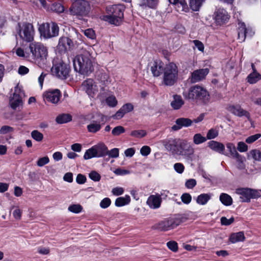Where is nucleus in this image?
<instances>
[{"mask_svg": "<svg viewBox=\"0 0 261 261\" xmlns=\"http://www.w3.org/2000/svg\"><path fill=\"white\" fill-rule=\"evenodd\" d=\"M73 65L74 70L83 75H88L94 70L92 57L87 51L76 56Z\"/></svg>", "mask_w": 261, "mask_h": 261, "instance_id": "obj_1", "label": "nucleus"}, {"mask_svg": "<svg viewBox=\"0 0 261 261\" xmlns=\"http://www.w3.org/2000/svg\"><path fill=\"white\" fill-rule=\"evenodd\" d=\"M29 61L34 62L40 67L47 63V49L42 44L39 42L31 43L29 46Z\"/></svg>", "mask_w": 261, "mask_h": 261, "instance_id": "obj_2", "label": "nucleus"}, {"mask_svg": "<svg viewBox=\"0 0 261 261\" xmlns=\"http://www.w3.org/2000/svg\"><path fill=\"white\" fill-rule=\"evenodd\" d=\"M184 95L189 99L203 104H207L210 100L208 92L204 88L199 85L191 87L187 96L185 94Z\"/></svg>", "mask_w": 261, "mask_h": 261, "instance_id": "obj_3", "label": "nucleus"}, {"mask_svg": "<svg viewBox=\"0 0 261 261\" xmlns=\"http://www.w3.org/2000/svg\"><path fill=\"white\" fill-rule=\"evenodd\" d=\"M124 10V6L120 4L108 6L106 8L108 14L105 16V20L116 25H119L123 17Z\"/></svg>", "mask_w": 261, "mask_h": 261, "instance_id": "obj_4", "label": "nucleus"}, {"mask_svg": "<svg viewBox=\"0 0 261 261\" xmlns=\"http://www.w3.org/2000/svg\"><path fill=\"white\" fill-rule=\"evenodd\" d=\"M178 68L173 62L166 64L164 68L163 82L165 85L172 86L178 79Z\"/></svg>", "mask_w": 261, "mask_h": 261, "instance_id": "obj_5", "label": "nucleus"}, {"mask_svg": "<svg viewBox=\"0 0 261 261\" xmlns=\"http://www.w3.org/2000/svg\"><path fill=\"white\" fill-rule=\"evenodd\" d=\"M91 6L86 0H77L73 2L69 9L70 15L77 16H87L90 13Z\"/></svg>", "mask_w": 261, "mask_h": 261, "instance_id": "obj_6", "label": "nucleus"}, {"mask_svg": "<svg viewBox=\"0 0 261 261\" xmlns=\"http://www.w3.org/2000/svg\"><path fill=\"white\" fill-rule=\"evenodd\" d=\"M16 32L23 41L30 42L34 39L35 31L32 24L28 22L19 23Z\"/></svg>", "mask_w": 261, "mask_h": 261, "instance_id": "obj_7", "label": "nucleus"}, {"mask_svg": "<svg viewBox=\"0 0 261 261\" xmlns=\"http://www.w3.org/2000/svg\"><path fill=\"white\" fill-rule=\"evenodd\" d=\"M39 31L41 36L45 39H49L59 35V28L54 22L43 23L40 25Z\"/></svg>", "mask_w": 261, "mask_h": 261, "instance_id": "obj_8", "label": "nucleus"}, {"mask_svg": "<svg viewBox=\"0 0 261 261\" xmlns=\"http://www.w3.org/2000/svg\"><path fill=\"white\" fill-rule=\"evenodd\" d=\"M106 116L101 113H96L91 117V120L87 126V130L91 133H96L99 132L102 125L106 122Z\"/></svg>", "mask_w": 261, "mask_h": 261, "instance_id": "obj_9", "label": "nucleus"}, {"mask_svg": "<svg viewBox=\"0 0 261 261\" xmlns=\"http://www.w3.org/2000/svg\"><path fill=\"white\" fill-rule=\"evenodd\" d=\"M184 140L169 138L162 141V143L168 151L173 155H177Z\"/></svg>", "mask_w": 261, "mask_h": 261, "instance_id": "obj_10", "label": "nucleus"}, {"mask_svg": "<svg viewBox=\"0 0 261 261\" xmlns=\"http://www.w3.org/2000/svg\"><path fill=\"white\" fill-rule=\"evenodd\" d=\"M236 193L240 195V201L242 202H249L251 198H256L260 196L257 191L249 188L238 189Z\"/></svg>", "mask_w": 261, "mask_h": 261, "instance_id": "obj_11", "label": "nucleus"}, {"mask_svg": "<svg viewBox=\"0 0 261 261\" xmlns=\"http://www.w3.org/2000/svg\"><path fill=\"white\" fill-rule=\"evenodd\" d=\"M69 67L63 62H60L53 66L51 68V72L53 75L61 79H65L68 75Z\"/></svg>", "mask_w": 261, "mask_h": 261, "instance_id": "obj_12", "label": "nucleus"}, {"mask_svg": "<svg viewBox=\"0 0 261 261\" xmlns=\"http://www.w3.org/2000/svg\"><path fill=\"white\" fill-rule=\"evenodd\" d=\"M194 149L192 145L186 140H184L177 155L189 159L194 154Z\"/></svg>", "mask_w": 261, "mask_h": 261, "instance_id": "obj_13", "label": "nucleus"}, {"mask_svg": "<svg viewBox=\"0 0 261 261\" xmlns=\"http://www.w3.org/2000/svg\"><path fill=\"white\" fill-rule=\"evenodd\" d=\"M23 92L18 87H15L13 96L10 99V105L11 108L15 110L22 103L21 96Z\"/></svg>", "mask_w": 261, "mask_h": 261, "instance_id": "obj_14", "label": "nucleus"}, {"mask_svg": "<svg viewBox=\"0 0 261 261\" xmlns=\"http://www.w3.org/2000/svg\"><path fill=\"white\" fill-rule=\"evenodd\" d=\"M61 97V93L59 90L55 89L46 91L44 94L46 101L54 104L57 103Z\"/></svg>", "mask_w": 261, "mask_h": 261, "instance_id": "obj_15", "label": "nucleus"}, {"mask_svg": "<svg viewBox=\"0 0 261 261\" xmlns=\"http://www.w3.org/2000/svg\"><path fill=\"white\" fill-rule=\"evenodd\" d=\"M82 87L87 94L91 97H93L98 91V88L93 80L89 79L84 81L82 84Z\"/></svg>", "mask_w": 261, "mask_h": 261, "instance_id": "obj_16", "label": "nucleus"}, {"mask_svg": "<svg viewBox=\"0 0 261 261\" xmlns=\"http://www.w3.org/2000/svg\"><path fill=\"white\" fill-rule=\"evenodd\" d=\"M214 18L216 22L219 25H221L227 22L229 16L227 11L224 9H218L214 13Z\"/></svg>", "mask_w": 261, "mask_h": 261, "instance_id": "obj_17", "label": "nucleus"}, {"mask_svg": "<svg viewBox=\"0 0 261 261\" xmlns=\"http://www.w3.org/2000/svg\"><path fill=\"white\" fill-rule=\"evenodd\" d=\"M73 46V42L69 38L62 37L59 39L57 48L61 53H65Z\"/></svg>", "mask_w": 261, "mask_h": 261, "instance_id": "obj_18", "label": "nucleus"}, {"mask_svg": "<svg viewBox=\"0 0 261 261\" xmlns=\"http://www.w3.org/2000/svg\"><path fill=\"white\" fill-rule=\"evenodd\" d=\"M193 121L188 118H179L176 120L175 124L172 126V129L176 131L181 128L188 127L192 125Z\"/></svg>", "mask_w": 261, "mask_h": 261, "instance_id": "obj_19", "label": "nucleus"}, {"mask_svg": "<svg viewBox=\"0 0 261 261\" xmlns=\"http://www.w3.org/2000/svg\"><path fill=\"white\" fill-rule=\"evenodd\" d=\"M208 72L209 70L207 68L195 70L192 74L191 82L196 83L203 80Z\"/></svg>", "mask_w": 261, "mask_h": 261, "instance_id": "obj_20", "label": "nucleus"}, {"mask_svg": "<svg viewBox=\"0 0 261 261\" xmlns=\"http://www.w3.org/2000/svg\"><path fill=\"white\" fill-rule=\"evenodd\" d=\"M228 110L231 113L238 116H245L248 120L250 118L249 113L243 109L241 106L239 105L230 106L228 108Z\"/></svg>", "mask_w": 261, "mask_h": 261, "instance_id": "obj_21", "label": "nucleus"}, {"mask_svg": "<svg viewBox=\"0 0 261 261\" xmlns=\"http://www.w3.org/2000/svg\"><path fill=\"white\" fill-rule=\"evenodd\" d=\"M161 202L160 195H152L148 198L146 203L151 208L156 209L160 207Z\"/></svg>", "mask_w": 261, "mask_h": 261, "instance_id": "obj_22", "label": "nucleus"}, {"mask_svg": "<svg viewBox=\"0 0 261 261\" xmlns=\"http://www.w3.org/2000/svg\"><path fill=\"white\" fill-rule=\"evenodd\" d=\"M239 27L238 28V39L240 41H244L246 37L248 36L251 37L252 32L250 31L249 32L246 28L245 24L244 22L239 23Z\"/></svg>", "mask_w": 261, "mask_h": 261, "instance_id": "obj_23", "label": "nucleus"}, {"mask_svg": "<svg viewBox=\"0 0 261 261\" xmlns=\"http://www.w3.org/2000/svg\"><path fill=\"white\" fill-rule=\"evenodd\" d=\"M226 146L232 158L235 159L237 162H242L243 156L237 152L234 144L227 143L226 144Z\"/></svg>", "mask_w": 261, "mask_h": 261, "instance_id": "obj_24", "label": "nucleus"}, {"mask_svg": "<svg viewBox=\"0 0 261 261\" xmlns=\"http://www.w3.org/2000/svg\"><path fill=\"white\" fill-rule=\"evenodd\" d=\"M164 68L161 62L154 61L151 66V71L154 76H159L161 73H163Z\"/></svg>", "mask_w": 261, "mask_h": 261, "instance_id": "obj_25", "label": "nucleus"}, {"mask_svg": "<svg viewBox=\"0 0 261 261\" xmlns=\"http://www.w3.org/2000/svg\"><path fill=\"white\" fill-rule=\"evenodd\" d=\"M208 146L216 152L224 154L225 146L222 143L215 141H210L208 142Z\"/></svg>", "mask_w": 261, "mask_h": 261, "instance_id": "obj_26", "label": "nucleus"}, {"mask_svg": "<svg viewBox=\"0 0 261 261\" xmlns=\"http://www.w3.org/2000/svg\"><path fill=\"white\" fill-rule=\"evenodd\" d=\"M97 158L105 156L108 153V147L103 143L93 146Z\"/></svg>", "mask_w": 261, "mask_h": 261, "instance_id": "obj_27", "label": "nucleus"}, {"mask_svg": "<svg viewBox=\"0 0 261 261\" xmlns=\"http://www.w3.org/2000/svg\"><path fill=\"white\" fill-rule=\"evenodd\" d=\"M184 104V101L181 96L177 94L173 95V99L171 102V106L173 109L178 110Z\"/></svg>", "mask_w": 261, "mask_h": 261, "instance_id": "obj_28", "label": "nucleus"}, {"mask_svg": "<svg viewBox=\"0 0 261 261\" xmlns=\"http://www.w3.org/2000/svg\"><path fill=\"white\" fill-rule=\"evenodd\" d=\"M155 228L161 231H166L173 229L170 218L159 223Z\"/></svg>", "mask_w": 261, "mask_h": 261, "instance_id": "obj_29", "label": "nucleus"}, {"mask_svg": "<svg viewBox=\"0 0 261 261\" xmlns=\"http://www.w3.org/2000/svg\"><path fill=\"white\" fill-rule=\"evenodd\" d=\"M205 0H189V5L193 11H198Z\"/></svg>", "mask_w": 261, "mask_h": 261, "instance_id": "obj_30", "label": "nucleus"}, {"mask_svg": "<svg viewBox=\"0 0 261 261\" xmlns=\"http://www.w3.org/2000/svg\"><path fill=\"white\" fill-rule=\"evenodd\" d=\"M245 237L244 232L240 231L237 233L231 234L229 238V241L232 243H236L238 242H242L244 241Z\"/></svg>", "mask_w": 261, "mask_h": 261, "instance_id": "obj_31", "label": "nucleus"}, {"mask_svg": "<svg viewBox=\"0 0 261 261\" xmlns=\"http://www.w3.org/2000/svg\"><path fill=\"white\" fill-rule=\"evenodd\" d=\"M220 201L225 206H230L232 204V198L228 194L222 193L219 197Z\"/></svg>", "mask_w": 261, "mask_h": 261, "instance_id": "obj_32", "label": "nucleus"}, {"mask_svg": "<svg viewBox=\"0 0 261 261\" xmlns=\"http://www.w3.org/2000/svg\"><path fill=\"white\" fill-rule=\"evenodd\" d=\"M211 198V195L208 193H203L198 196L196 202L200 205H205Z\"/></svg>", "mask_w": 261, "mask_h": 261, "instance_id": "obj_33", "label": "nucleus"}, {"mask_svg": "<svg viewBox=\"0 0 261 261\" xmlns=\"http://www.w3.org/2000/svg\"><path fill=\"white\" fill-rule=\"evenodd\" d=\"M130 201V197L128 195H125L124 197L117 198L115 200V204L116 206L120 207L128 204Z\"/></svg>", "mask_w": 261, "mask_h": 261, "instance_id": "obj_34", "label": "nucleus"}, {"mask_svg": "<svg viewBox=\"0 0 261 261\" xmlns=\"http://www.w3.org/2000/svg\"><path fill=\"white\" fill-rule=\"evenodd\" d=\"M72 120V116L69 114H62L58 115L56 119V122L59 124L68 122Z\"/></svg>", "mask_w": 261, "mask_h": 261, "instance_id": "obj_35", "label": "nucleus"}, {"mask_svg": "<svg viewBox=\"0 0 261 261\" xmlns=\"http://www.w3.org/2000/svg\"><path fill=\"white\" fill-rule=\"evenodd\" d=\"M260 80H261V74L257 72H252L247 76L248 82L251 84L256 83Z\"/></svg>", "mask_w": 261, "mask_h": 261, "instance_id": "obj_36", "label": "nucleus"}, {"mask_svg": "<svg viewBox=\"0 0 261 261\" xmlns=\"http://www.w3.org/2000/svg\"><path fill=\"white\" fill-rule=\"evenodd\" d=\"M176 8L179 12H188L189 11V8L185 0H180L177 3Z\"/></svg>", "mask_w": 261, "mask_h": 261, "instance_id": "obj_37", "label": "nucleus"}, {"mask_svg": "<svg viewBox=\"0 0 261 261\" xmlns=\"http://www.w3.org/2000/svg\"><path fill=\"white\" fill-rule=\"evenodd\" d=\"M16 55L20 57H22L28 60H29V47L25 48V50L24 51L21 48H18L16 50Z\"/></svg>", "mask_w": 261, "mask_h": 261, "instance_id": "obj_38", "label": "nucleus"}, {"mask_svg": "<svg viewBox=\"0 0 261 261\" xmlns=\"http://www.w3.org/2000/svg\"><path fill=\"white\" fill-rule=\"evenodd\" d=\"M206 140V138L202 136V135L200 133L196 134L193 136V142L196 145L203 143Z\"/></svg>", "mask_w": 261, "mask_h": 261, "instance_id": "obj_39", "label": "nucleus"}, {"mask_svg": "<svg viewBox=\"0 0 261 261\" xmlns=\"http://www.w3.org/2000/svg\"><path fill=\"white\" fill-rule=\"evenodd\" d=\"M93 158H97V155L93 146L87 150L84 155L85 160H89Z\"/></svg>", "mask_w": 261, "mask_h": 261, "instance_id": "obj_40", "label": "nucleus"}, {"mask_svg": "<svg viewBox=\"0 0 261 261\" xmlns=\"http://www.w3.org/2000/svg\"><path fill=\"white\" fill-rule=\"evenodd\" d=\"M218 130L216 128H211L207 133L206 139L211 140L218 136Z\"/></svg>", "mask_w": 261, "mask_h": 261, "instance_id": "obj_41", "label": "nucleus"}, {"mask_svg": "<svg viewBox=\"0 0 261 261\" xmlns=\"http://www.w3.org/2000/svg\"><path fill=\"white\" fill-rule=\"evenodd\" d=\"M147 133L145 130H135L131 132L130 135L136 138H143L146 135Z\"/></svg>", "mask_w": 261, "mask_h": 261, "instance_id": "obj_42", "label": "nucleus"}, {"mask_svg": "<svg viewBox=\"0 0 261 261\" xmlns=\"http://www.w3.org/2000/svg\"><path fill=\"white\" fill-rule=\"evenodd\" d=\"M250 155L255 161H261V152L257 149H253L249 152Z\"/></svg>", "mask_w": 261, "mask_h": 261, "instance_id": "obj_43", "label": "nucleus"}, {"mask_svg": "<svg viewBox=\"0 0 261 261\" xmlns=\"http://www.w3.org/2000/svg\"><path fill=\"white\" fill-rule=\"evenodd\" d=\"M31 136L34 140L38 142L42 141L43 138V134L37 130L32 132Z\"/></svg>", "mask_w": 261, "mask_h": 261, "instance_id": "obj_44", "label": "nucleus"}, {"mask_svg": "<svg viewBox=\"0 0 261 261\" xmlns=\"http://www.w3.org/2000/svg\"><path fill=\"white\" fill-rule=\"evenodd\" d=\"M82 206L80 204H73L70 205L68 208L70 212L74 213H79L82 211Z\"/></svg>", "mask_w": 261, "mask_h": 261, "instance_id": "obj_45", "label": "nucleus"}, {"mask_svg": "<svg viewBox=\"0 0 261 261\" xmlns=\"http://www.w3.org/2000/svg\"><path fill=\"white\" fill-rule=\"evenodd\" d=\"M125 132L124 128L122 126H117L114 127L112 130V134L113 136H119Z\"/></svg>", "mask_w": 261, "mask_h": 261, "instance_id": "obj_46", "label": "nucleus"}, {"mask_svg": "<svg viewBox=\"0 0 261 261\" xmlns=\"http://www.w3.org/2000/svg\"><path fill=\"white\" fill-rule=\"evenodd\" d=\"M106 102L110 107H114L117 104V101L114 96H110L106 99Z\"/></svg>", "mask_w": 261, "mask_h": 261, "instance_id": "obj_47", "label": "nucleus"}, {"mask_svg": "<svg viewBox=\"0 0 261 261\" xmlns=\"http://www.w3.org/2000/svg\"><path fill=\"white\" fill-rule=\"evenodd\" d=\"M181 200L183 203L188 204L191 202L192 200V197L189 193H184L181 196Z\"/></svg>", "mask_w": 261, "mask_h": 261, "instance_id": "obj_48", "label": "nucleus"}, {"mask_svg": "<svg viewBox=\"0 0 261 261\" xmlns=\"http://www.w3.org/2000/svg\"><path fill=\"white\" fill-rule=\"evenodd\" d=\"M110 158H116L119 156V149L117 148H114L110 150L108 149L107 154Z\"/></svg>", "mask_w": 261, "mask_h": 261, "instance_id": "obj_49", "label": "nucleus"}, {"mask_svg": "<svg viewBox=\"0 0 261 261\" xmlns=\"http://www.w3.org/2000/svg\"><path fill=\"white\" fill-rule=\"evenodd\" d=\"M84 34L88 38L94 39L95 38V34L94 31L92 29H88L84 31Z\"/></svg>", "mask_w": 261, "mask_h": 261, "instance_id": "obj_50", "label": "nucleus"}, {"mask_svg": "<svg viewBox=\"0 0 261 261\" xmlns=\"http://www.w3.org/2000/svg\"><path fill=\"white\" fill-rule=\"evenodd\" d=\"M167 246L169 249L173 252H176L178 250L177 243L175 241H169L167 243Z\"/></svg>", "mask_w": 261, "mask_h": 261, "instance_id": "obj_51", "label": "nucleus"}, {"mask_svg": "<svg viewBox=\"0 0 261 261\" xmlns=\"http://www.w3.org/2000/svg\"><path fill=\"white\" fill-rule=\"evenodd\" d=\"M49 162V159L48 157L46 156L40 158L37 162V165L39 167H42L44 165L48 164Z\"/></svg>", "mask_w": 261, "mask_h": 261, "instance_id": "obj_52", "label": "nucleus"}, {"mask_svg": "<svg viewBox=\"0 0 261 261\" xmlns=\"http://www.w3.org/2000/svg\"><path fill=\"white\" fill-rule=\"evenodd\" d=\"M14 129L12 127L8 125L3 126L0 129V134L5 135L12 132Z\"/></svg>", "mask_w": 261, "mask_h": 261, "instance_id": "obj_53", "label": "nucleus"}, {"mask_svg": "<svg viewBox=\"0 0 261 261\" xmlns=\"http://www.w3.org/2000/svg\"><path fill=\"white\" fill-rule=\"evenodd\" d=\"M237 149L241 152H246L248 150V146L244 142H239L238 143Z\"/></svg>", "mask_w": 261, "mask_h": 261, "instance_id": "obj_54", "label": "nucleus"}, {"mask_svg": "<svg viewBox=\"0 0 261 261\" xmlns=\"http://www.w3.org/2000/svg\"><path fill=\"white\" fill-rule=\"evenodd\" d=\"M196 180L195 179L191 178L186 181L185 186L188 189H192L196 185Z\"/></svg>", "mask_w": 261, "mask_h": 261, "instance_id": "obj_55", "label": "nucleus"}, {"mask_svg": "<svg viewBox=\"0 0 261 261\" xmlns=\"http://www.w3.org/2000/svg\"><path fill=\"white\" fill-rule=\"evenodd\" d=\"M111 203V201L110 198H105L101 201L100 206L102 208H106L110 205Z\"/></svg>", "mask_w": 261, "mask_h": 261, "instance_id": "obj_56", "label": "nucleus"}, {"mask_svg": "<svg viewBox=\"0 0 261 261\" xmlns=\"http://www.w3.org/2000/svg\"><path fill=\"white\" fill-rule=\"evenodd\" d=\"M260 136L261 135L260 134H256L255 135L249 136L246 139V142L248 144L252 143L259 139Z\"/></svg>", "mask_w": 261, "mask_h": 261, "instance_id": "obj_57", "label": "nucleus"}, {"mask_svg": "<svg viewBox=\"0 0 261 261\" xmlns=\"http://www.w3.org/2000/svg\"><path fill=\"white\" fill-rule=\"evenodd\" d=\"M89 177L94 181H98L100 179V175L96 171H92L89 174Z\"/></svg>", "mask_w": 261, "mask_h": 261, "instance_id": "obj_58", "label": "nucleus"}, {"mask_svg": "<svg viewBox=\"0 0 261 261\" xmlns=\"http://www.w3.org/2000/svg\"><path fill=\"white\" fill-rule=\"evenodd\" d=\"M151 148L148 146H143L140 149V153L143 156H147L150 153Z\"/></svg>", "mask_w": 261, "mask_h": 261, "instance_id": "obj_59", "label": "nucleus"}, {"mask_svg": "<svg viewBox=\"0 0 261 261\" xmlns=\"http://www.w3.org/2000/svg\"><path fill=\"white\" fill-rule=\"evenodd\" d=\"M193 42L198 50L202 53L204 51V46L202 42L198 40H194L193 41Z\"/></svg>", "mask_w": 261, "mask_h": 261, "instance_id": "obj_60", "label": "nucleus"}, {"mask_svg": "<svg viewBox=\"0 0 261 261\" xmlns=\"http://www.w3.org/2000/svg\"><path fill=\"white\" fill-rule=\"evenodd\" d=\"M174 169L177 173L181 174L184 172L185 167L182 164L177 163L174 165Z\"/></svg>", "mask_w": 261, "mask_h": 261, "instance_id": "obj_61", "label": "nucleus"}, {"mask_svg": "<svg viewBox=\"0 0 261 261\" xmlns=\"http://www.w3.org/2000/svg\"><path fill=\"white\" fill-rule=\"evenodd\" d=\"M172 228H174L181 224L179 219L177 215H175L174 217L170 218Z\"/></svg>", "mask_w": 261, "mask_h": 261, "instance_id": "obj_62", "label": "nucleus"}, {"mask_svg": "<svg viewBox=\"0 0 261 261\" xmlns=\"http://www.w3.org/2000/svg\"><path fill=\"white\" fill-rule=\"evenodd\" d=\"M121 109L123 110V111L126 114V113H129V112L132 111L134 109V106L130 103H127L121 107Z\"/></svg>", "mask_w": 261, "mask_h": 261, "instance_id": "obj_63", "label": "nucleus"}, {"mask_svg": "<svg viewBox=\"0 0 261 261\" xmlns=\"http://www.w3.org/2000/svg\"><path fill=\"white\" fill-rule=\"evenodd\" d=\"M234 221V218L233 217L228 219L225 217H223L221 218V222L222 225H229L232 223Z\"/></svg>", "mask_w": 261, "mask_h": 261, "instance_id": "obj_64", "label": "nucleus"}]
</instances>
